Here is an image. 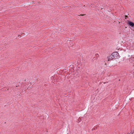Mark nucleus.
<instances>
[{
    "instance_id": "f257e3e1",
    "label": "nucleus",
    "mask_w": 134,
    "mask_h": 134,
    "mask_svg": "<svg viewBox=\"0 0 134 134\" xmlns=\"http://www.w3.org/2000/svg\"><path fill=\"white\" fill-rule=\"evenodd\" d=\"M111 56L113 57L114 59H117L119 58V55L118 53L115 52L111 54Z\"/></svg>"
},
{
    "instance_id": "f03ea898",
    "label": "nucleus",
    "mask_w": 134,
    "mask_h": 134,
    "mask_svg": "<svg viewBox=\"0 0 134 134\" xmlns=\"http://www.w3.org/2000/svg\"><path fill=\"white\" fill-rule=\"evenodd\" d=\"M127 24H129L130 26L133 27V28L134 30V23L131 21H128L127 22Z\"/></svg>"
},
{
    "instance_id": "7ed1b4c3",
    "label": "nucleus",
    "mask_w": 134,
    "mask_h": 134,
    "mask_svg": "<svg viewBox=\"0 0 134 134\" xmlns=\"http://www.w3.org/2000/svg\"><path fill=\"white\" fill-rule=\"evenodd\" d=\"M107 59H108V60L109 61L110 60V59H114V58H113V57L111 56V54L110 56L108 57Z\"/></svg>"
},
{
    "instance_id": "20e7f679",
    "label": "nucleus",
    "mask_w": 134,
    "mask_h": 134,
    "mask_svg": "<svg viewBox=\"0 0 134 134\" xmlns=\"http://www.w3.org/2000/svg\"><path fill=\"white\" fill-rule=\"evenodd\" d=\"M127 134H134V129H133L131 132L128 133Z\"/></svg>"
},
{
    "instance_id": "39448f33",
    "label": "nucleus",
    "mask_w": 134,
    "mask_h": 134,
    "mask_svg": "<svg viewBox=\"0 0 134 134\" xmlns=\"http://www.w3.org/2000/svg\"><path fill=\"white\" fill-rule=\"evenodd\" d=\"M78 121H77L78 122H80L81 121V118H79L78 119Z\"/></svg>"
},
{
    "instance_id": "423d86ee",
    "label": "nucleus",
    "mask_w": 134,
    "mask_h": 134,
    "mask_svg": "<svg viewBox=\"0 0 134 134\" xmlns=\"http://www.w3.org/2000/svg\"><path fill=\"white\" fill-rule=\"evenodd\" d=\"M96 56L97 57H98V56H99V55H98V54H96Z\"/></svg>"
},
{
    "instance_id": "0eeeda50",
    "label": "nucleus",
    "mask_w": 134,
    "mask_h": 134,
    "mask_svg": "<svg viewBox=\"0 0 134 134\" xmlns=\"http://www.w3.org/2000/svg\"><path fill=\"white\" fill-rule=\"evenodd\" d=\"M84 15V14H82V15H82V16H83Z\"/></svg>"
}]
</instances>
